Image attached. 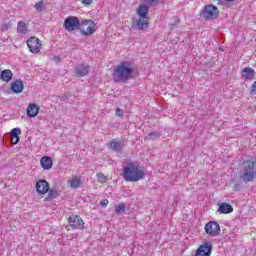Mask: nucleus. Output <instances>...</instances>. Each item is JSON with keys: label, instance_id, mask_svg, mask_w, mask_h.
Wrapping results in <instances>:
<instances>
[{"label": "nucleus", "instance_id": "21", "mask_svg": "<svg viewBox=\"0 0 256 256\" xmlns=\"http://www.w3.org/2000/svg\"><path fill=\"white\" fill-rule=\"evenodd\" d=\"M57 197H59V192L57 190L50 189L48 190L46 201H53V199H57Z\"/></svg>", "mask_w": 256, "mask_h": 256}, {"label": "nucleus", "instance_id": "23", "mask_svg": "<svg viewBox=\"0 0 256 256\" xmlns=\"http://www.w3.org/2000/svg\"><path fill=\"white\" fill-rule=\"evenodd\" d=\"M70 187L72 189H79L81 187V179L75 177L70 181Z\"/></svg>", "mask_w": 256, "mask_h": 256}, {"label": "nucleus", "instance_id": "10", "mask_svg": "<svg viewBox=\"0 0 256 256\" xmlns=\"http://www.w3.org/2000/svg\"><path fill=\"white\" fill-rule=\"evenodd\" d=\"M211 251H213V245L207 242L197 249L195 256H211Z\"/></svg>", "mask_w": 256, "mask_h": 256}, {"label": "nucleus", "instance_id": "6", "mask_svg": "<svg viewBox=\"0 0 256 256\" xmlns=\"http://www.w3.org/2000/svg\"><path fill=\"white\" fill-rule=\"evenodd\" d=\"M64 27L66 31L71 33L72 31H77V29H80L81 22L79 21V18L75 16H69L64 21Z\"/></svg>", "mask_w": 256, "mask_h": 256}, {"label": "nucleus", "instance_id": "25", "mask_svg": "<svg viewBox=\"0 0 256 256\" xmlns=\"http://www.w3.org/2000/svg\"><path fill=\"white\" fill-rule=\"evenodd\" d=\"M115 213H118V214L125 213V205L123 203L117 205L115 208Z\"/></svg>", "mask_w": 256, "mask_h": 256}, {"label": "nucleus", "instance_id": "35", "mask_svg": "<svg viewBox=\"0 0 256 256\" xmlns=\"http://www.w3.org/2000/svg\"><path fill=\"white\" fill-rule=\"evenodd\" d=\"M83 5H91L93 3V0H82Z\"/></svg>", "mask_w": 256, "mask_h": 256}, {"label": "nucleus", "instance_id": "32", "mask_svg": "<svg viewBox=\"0 0 256 256\" xmlns=\"http://www.w3.org/2000/svg\"><path fill=\"white\" fill-rule=\"evenodd\" d=\"M101 207H107L109 205V200L105 199L100 202Z\"/></svg>", "mask_w": 256, "mask_h": 256}, {"label": "nucleus", "instance_id": "5", "mask_svg": "<svg viewBox=\"0 0 256 256\" xmlns=\"http://www.w3.org/2000/svg\"><path fill=\"white\" fill-rule=\"evenodd\" d=\"M202 17L204 19H217L219 17V8L213 4L204 6Z\"/></svg>", "mask_w": 256, "mask_h": 256}, {"label": "nucleus", "instance_id": "7", "mask_svg": "<svg viewBox=\"0 0 256 256\" xmlns=\"http://www.w3.org/2000/svg\"><path fill=\"white\" fill-rule=\"evenodd\" d=\"M205 233L210 235V237H217L221 233V226L216 221H210L205 224Z\"/></svg>", "mask_w": 256, "mask_h": 256}, {"label": "nucleus", "instance_id": "19", "mask_svg": "<svg viewBox=\"0 0 256 256\" xmlns=\"http://www.w3.org/2000/svg\"><path fill=\"white\" fill-rule=\"evenodd\" d=\"M110 147L115 153H121V149H123V144L119 141L111 140Z\"/></svg>", "mask_w": 256, "mask_h": 256}, {"label": "nucleus", "instance_id": "9", "mask_svg": "<svg viewBox=\"0 0 256 256\" xmlns=\"http://www.w3.org/2000/svg\"><path fill=\"white\" fill-rule=\"evenodd\" d=\"M69 226L72 229H84L85 228V222H83V219L80 216L72 215L68 219Z\"/></svg>", "mask_w": 256, "mask_h": 256}, {"label": "nucleus", "instance_id": "12", "mask_svg": "<svg viewBox=\"0 0 256 256\" xmlns=\"http://www.w3.org/2000/svg\"><path fill=\"white\" fill-rule=\"evenodd\" d=\"M75 73L77 77H85V75H89V65L85 63L79 64L75 69Z\"/></svg>", "mask_w": 256, "mask_h": 256}, {"label": "nucleus", "instance_id": "37", "mask_svg": "<svg viewBox=\"0 0 256 256\" xmlns=\"http://www.w3.org/2000/svg\"><path fill=\"white\" fill-rule=\"evenodd\" d=\"M97 177H98V179H105V174H103V173H98V174H97Z\"/></svg>", "mask_w": 256, "mask_h": 256}, {"label": "nucleus", "instance_id": "36", "mask_svg": "<svg viewBox=\"0 0 256 256\" xmlns=\"http://www.w3.org/2000/svg\"><path fill=\"white\" fill-rule=\"evenodd\" d=\"M53 61H55V63H59V61H61V58L59 56H54Z\"/></svg>", "mask_w": 256, "mask_h": 256}, {"label": "nucleus", "instance_id": "18", "mask_svg": "<svg viewBox=\"0 0 256 256\" xmlns=\"http://www.w3.org/2000/svg\"><path fill=\"white\" fill-rule=\"evenodd\" d=\"M0 79H2V81H5V83H9V81L13 79V72L9 69L3 70L2 72H0Z\"/></svg>", "mask_w": 256, "mask_h": 256}, {"label": "nucleus", "instance_id": "31", "mask_svg": "<svg viewBox=\"0 0 256 256\" xmlns=\"http://www.w3.org/2000/svg\"><path fill=\"white\" fill-rule=\"evenodd\" d=\"M115 115L117 117H123V110L121 108L116 109Z\"/></svg>", "mask_w": 256, "mask_h": 256}, {"label": "nucleus", "instance_id": "13", "mask_svg": "<svg viewBox=\"0 0 256 256\" xmlns=\"http://www.w3.org/2000/svg\"><path fill=\"white\" fill-rule=\"evenodd\" d=\"M40 165L42 169H44L45 171H49V169L53 167V160L51 159V157L43 156L40 159Z\"/></svg>", "mask_w": 256, "mask_h": 256}, {"label": "nucleus", "instance_id": "24", "mask_svg": "<svg viewBox=\"0 0 256 256\" xmlns=\"http://www.w3.org/2000/svg\"><path fill=\"white\" fill-rule=\"evenodd\" d=\"M36 11H45L47 9V5H45V2L43 0L36 2L34 5Z\"/></svg>", "mask_w": 256, "mask_h": 256}, {"label": "nucleus", "instance_id": "14", "mask_svg": "<svg viewBox=\"0 0 256 256\" xmlns=\"http://www.w3.org/2000/svg\"><path fill=\"white\" fill-rule=\"evenodd\" d=\"M24 89H25V85L21 80H15L11 84V90L13 91V93H16V94L23 93Z\"/></svg>", "mask_w": 256, "mask_h": 256}, {"label": "nucleus", "instance_id": "4", "mask_svg": "<svg viewBox=\"0 0 256 256\" xmlns=\"http://www.w3.org/2000/svg\"><path fill=\"white\" fill-rule=\"evenodd\" d=\"M256 178V163L251 160H246L242 164V167L240 169V181H243L244 183H251L255 181Z\"/></svg>", "mask_w": 256, "mask_h": 256}, {"label": "nucleus", "instance_id": "28", "mask_svg": "<svg viewBox=\"0 0 256 256\" xmlns=\"http://www.w3.org/2000/svg\"><path fill=\"white\" fill-rule=\"evenodd\" d=\"M9 29H11V23L2 24L1 31H9Z\"/></svg>", "mask_w": 256, "mask_h": 256}, {"label": "nucleus", "instance_id": "29", "mask_svg": "<svg viewBox=\"0 0 256 256\" xmlns=\"http://www.w3.org/2000/svg\"><path fill=\"white\" fill-rule=\"evenodd\" d=\"M250 94L251 95H256V81L251 86Z\"/></svg>", "mask_w": 256, "mask_h": 256}, {"label": "nucleus", "instance_id": "2", "mask_svg": "<svg viewBox=\"0 0 256 256\" xmlns=\"http://www.w3.org/2000/svg\"><path fill=\"white\" fill-rule=\"evenodd\" d=\"M112 77L115 83H127L129 79H133V67H131V63L123 61L118 64L114 69Z\"/></svg>", "mask_w": 256, "mask_h": 256}, {"label": "nucleus", "instance_id": "34", "mask_svg": "<svg viewBox=\"0 0 256 256\" xmlns=\"http://www.w3.org/2000/svg\"><path fill=\"white\" fill-rule=\"evenodd\" d=\"M234 191H241V184L240 183H236L234 185Z\"/></svg>", "mask_w": 256, "mask_h": 256}, {"label": "nucleus", "instance_id": "33", "mask_svg": "<svg viewBox=\"0 0 256 256\" xmlns=\"http://www.w3.org/2000/svg\"><path fill=\"white\" fill-rule=\"evenodd\" d=\"M82 25H93V21L92 20H83Z\"/></svg>", "mask_w": 256, "mask_h": 256}, {"label": "nucleus", "instance_id": "22", "mask_svg": "<svg viewBox=\"0 0 256 256\" xmlns=\"http://www.w3.org/2000/svg\"><path fill=\"white\" fill-rule=\"evenodd\" d=\"M80 33L84 37H89V35H93V33H95V28H93V26H88L86 30L80 29Z\"/></svg>", "mask_w": 256, "mask_h": 256}, {"label": "nucleus", "instance_id": "17", "mask_svg": "<svg viewBox=\"0 0 256 256\" xmlns=\"http://www.w3.org/2000/svg\"><path fill=\"white\" fill-rule=\"evenodd\" d=\"M28 117H37L39 115V107H37V104H30L26 111Z\"/></svg>", "mask_w": 256, "mask_h": 256}, {"label": "nucleus", "instance_id": "8", "mask_svg": "<svg viewBox=\"0 0 256 256\" xmlns=\"http://www.w3.org/2000/svg\"><path fill=\"white\" fill-rule=\"evenodd\" d=\"M41 45V40L37 37H31L27 40V46L31 53H39L41 51Z\"/></svg>", "mask_w": 256, "mask_h": 256}, {"label": "nucleus", "instance_id": "3", "mask_svg": "<svg viewBox=\"0 0 256 256\" xmlns=\"http://www.w3.org/2000/svg\"><path fill=\"white\" fill-rule=\"evenodd\" d=\"M136 13L139 19L133 22V29H137L138 31H145V29H149V7L147 5H140L136 9Z\"/></svg>", "mask_w": 256, "mask_h": 256}, {"label": "nucleus", "instance_id": "15", "mask_svg": "<svg viewBox=\"0 0 256 256\" xmlns=\"http://www.w3.org/2000/svg\"><path fill=\"white\" fill-rule=\"evenodd\" d=\"M242 79H249L250 81H253V79H255V70L251 67L244 68L242 70Z\"/></svg>", "mask_w": 256, "mask_h": 256}, {"label": "nucleus", "instance_id": "26", "mask_svg": "<svg viewBox=\"0 0 256 256\" xmlns=\"http://www.w3.org/2000/svg\"><path fill=\"white\" fill-rule=\"evenodd\" d=\"M10 134H11V137H19V135H21V129L13 128Z\"/></svg>", "mask_w": 256, "mask_h": 256}, {"label": "nucleus", "instance_id": "20", "mask_svg": "<svg viewBox=\"0 0 256 256\" xmlns=\"http://www.w3.org/2000/svg\"><path fill=\"white\" fill-rule=\"evenodd\" d=\"M27 31H28V26L26 25V23L23 21H19L17 24V33H22L23 35H25Z\"/></svg>", "mask_w": 256, "mask_h": 256}, {"label": "nucleus", "instance_id": "11", "mask_svg": "<svg viewBox=\"0 0 256 256\" xmlns=\"http://www.w3.org/2000/svg\"><path fill=\"white\" fill-rule=\"evenodd\" d=\"M36 191L41 195H45V193H49V182L46 180H39L36 183Z\"/></svg>", "mask_w": 256, "mask_h": 256}, {"label": "nucleus", "instance_id": "16", "mask_svg": "<svg viewBox=\"0 0 256 256\" xmlns=\"http://www.w3.org/2000/svg\"><path fill=\"white\" fill-rule=\"evenodd\" d=\"M218 212L222 213L223 215H227L229 213H233V206L223 202V203H221L219 205Z\"/></svg>", "mask_w": 256, "mask_h": 256}, {"label": "nucleus", "instance_id": "30", "mask_svg": "<svg viewBox=\"0 0 256 256\" xmlns=\"http://www.w3.org/2000/svg\"><path fill=\"white\" fill-rule=\"evenodd\" d=\"M11 142L13 145H17L19 143V136H12Z\"/></svg>", "mask_w": 256, "mask_h": 256}, {"label": "nucleus", "instance_id": "1", "mask_svg": "<svg viewBox=\"0 0 256 256\" xmlns=\"http://www.w3.org/2000/svg\"><path fill=\"white\" fill-rule=\"evenodd\" d=\"M122 177L126 182L135 183L145 179V171L137 162H128L123 168Z\"/></svg>", "mask_w": 256, "mask_h": 256}, {"label": "nucleus", "instance_id": "38", "mask_svg": "<svg viewBox=\"0 0 256 256\" xmlns=\"http://www.w3.org/2000/svg\"><path fill=\"white\" fill-rule=\"evenodd\" d=\"M147 1V3H155V1H157V0H146Z\"/></svg>", "mask_w": 256, "mask_h": 256}, {"label": "nucleus", "instance_id": "27", "mask_svg": "<svg viewBox=\"0 0 256 256\" xmlns=\"http://www.w3.org/2000/svg\"><path fill=\"white\" fill-rule=\"evenodd\" d=\"M149 139H159V137H161V133L160 132H150L148 134Z\"/></svg>", "mask_w": 256, "mask_h": 256}]
</instances>
